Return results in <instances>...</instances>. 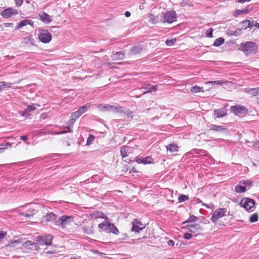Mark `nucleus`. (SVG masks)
<instances>
[{"label":"nucleus","mask_w":259,"mask_h":259,"mask_svg":"<svg viewBox=\"0 0 259 259\" xmlns=\"http://www.w3.org/2000/svg\"><path fill=\"white\" fill-rule=\"evenodd\" d=\"M95 217L98 218H106V217L105 216L103 213L101 212H96L94 214Z\"/></svg>","instance_id":"nucleus-46"},{"label":"nucleus","mask_w":259,"mask_h":259,"mask_svg":"<svg viewBox=\"0 0 259 259\" xmlns=\"http://www.w3.org/2000/svg\"><path fill=\"white\" fill-rule=\"evenodd\" d=\"M136 161L138 163H143L144 164H146L153 163V159L151 156H147L145 158L136 157Z\"/></svg>","instance_id":"nucleus-13"},{"label":"nucleus","mask_w":259,"mask_h":259,"mask_svg":"<svg viewBox=\"0 0 259 259\" xmlns=\"http://www.w3.org/2000/svg\"><path fill=\"white\" fill-rule=\"evenodd\" d=\"M166 150L170 152H177L178 151L179 147L177 144H170L166 147Z\"/></svg>","instance_id":"nucleus-25"},{"label":"nucleus","mask_w":259,"mask_h":259,"mask_svg":"<svg viewBox=\"0 0 259 259\" xmlns=\"http://www.w3.org/2000/svg\"><path fill=\"white\" fill-rule=\"evenodd\" d=\"M81 115L80 113L78 112V111H76L75 112H73L71 115V117L74 118L75 119H77L79 117H80Z\"/></svg>","instance_id":"nucleus-45"},{"label":"nucleus","mask_w":259,"mask_h":259,"mask_svg":"<svg viewBox=\"0 0 259 259\" xmlns=\"http://www.w3.org/2000/svg\"><path fill=\"white\" fill-rule=\"evenodd\" d=\"M35 210H32L31 211H27L25 214V217H30L33 216L35 214Z\"/></svg>","instance_id":"nucleus-47"},{"label":"nucleus","mask_w":259,"mask_h":259,"mask_svg":"<svg viewBox=\"0 0 259 259\" xmlns=\"http://www.w3.org/2000/svg\"><path fill=\"white\" fill-rule=\"evenodd\" d=\"M90 104H86L84 106H80L78 111L82 115L90 108Z\"/></svg>","instance_id":"nucleus-29"},{"label":"nucleus","mask_w":259,"mask_h":259,"mask_svg":"<svg viewBox=\"0 0 259 259\" xmlns=\"http://www.w3.org/2000/svg\"><path fill=\"white\" fill-rule=\"evenodd\" d=\"M240 50L246 55L255 53L257 50V45L252 41H246L240 44Z\"/></svg>","instance_id":"nucleus-2"},{"label":"nucleus","mask_w":259,"mask_h":259,"mask_svg":"<svg viewBox=\"0 0 259 259\" xmlns=\"http://www.w3.org/2000/svg\"><path fill=\"white\" fill-rule=\"evenodd\" d=\"M95 136L92 135H90L89 137H88L86 145L88 146H90L93 143L94 141L95 140Z\"/></svg>","instance_id":"nucleus-38"},{"label":"nucleus","mask_w":259,"mask_h":259,"mask_svg":"<svg viewBox=\"0 0 259 259\" xmlns=\"http://www.w3.org/2000/svg\"><path fill=\"white\" fill-rule=\"evenodd\" d=\"M132 231L136 233L140 232L145 228V225L143 224L141 222L138 221L137 219H135L132 222Z\"/></svg>","instance_id":"nucleus-10"},{"label":"nucleus","mask_w":259,"mask_h":259,"mask_svg":"<svg viewBox=\"0 0 259 259\" xmlns=\"http://www.w3.org/2000/svg\"><path fill=\"white\" fill-rule=\"evenodd\" d=\"M192 237V235L189 233H186L184 234L183 237L187 240L190 239Z\"/></svg>","instance_id":"nucleus-50"},{"label":"nucleus","mask_w":259,"mask_h":259,"mask_svg":"<svg viewBox=\"0 0 259 259\" xmlns=\"http://www.w3.org/2000/svg\"><path fill=\"white\" fill-rule=\"evenodd\" d=\"M24 246L25 247H29V246H34L35 247H36V244L33 241H29V240H28V241H26L24 244H23Z\"/></svg>","instance_id":"nucleus-42"},{"label":"nucleus","mask_w":259,"mask_h":259,"mask_svg":"<svg viewBox=\"0 0 259 259\" xmlns=\"http://www.w3.org/2000/svg\"><path fill=\"white\" fill-rule=\"evenodd\" d=\"M253 146H254L255 148H259V141H257V142H255V143L253 144Z\"/></svg>","instance_id":"nucleus-61"},{"label":"nucleus","mask_w":259,"mask_h":259,"mask_svg":"<svg viewBox=\"0 0 259 259\" xmlns=\"http://www.w3.org/2000/svg\"><path fill=\"white\" fill-rule=\"evenodd\" d=\"M111 58L113 61L121 60L124 58V54L121 51L117 52L115 54H113L111 56Z\"/></svg>","instance_id":"nucleus-19"},{"label":"nucleus","mask_w":259,"mask_h":259,"mask_svg":"<svg viewBox=\"0 0 259 259\" xmlns=\"http://www.w3.org/2000/svg\"><path fill=\"white\" fill-rule=\"evenodd\" d=\"M28 139V138L27 136H22L20 137V140L25 142L27 145L29 144V143L27 142V140Z\"/></svg>","instance_id":"nucleus-53"},{"label":"nucleus","mask_w":259,"mask_h":259,"mask_svg":"<svg viewBox=\"0 0 259 259\" xmlns=\"http://www.w3.org/2000/svg\"><path fill=\"white\" fill-rule=\"evenodd\" d=\"M16 6L20 7L21 6L23 2V0H14Z\"/></svg>","instance_id":"nucleus-51"},{"label":"nucleus","mask_w":259,"mask_h":259,"mask_svg":"<svg viewBox=\"0 0 259 259\" xmlns=\"http://www.w3.org/2000/svg\"><path fill=\"white\" fill-rule=\"evenodd\" d=\"M126 111L127 110L125 108H123L119 106L117 107L113 106V112L125 114L126 113Z\"/></svg>","instance_id":"nucleus-23"},{"label":"nucleus","mask_w":259,"mask_h":259,"mask_svg":"<svg viewBox=\"0 0 259 259\" xmlns=\"http://www.w3.org/2000/svg\"><path fill=\"white\" fill-rule=\"evenodd\" d=\"M99 111L102 112L110 111L112 112L113 106L109 104H99L97 106Z\"/></svg>","instance_id":"nucleus-16"},{"label":"nucleus","mask_w":259,"mask_h":259,"mask_svg":"<svg viewBox=\"0 0 259 259\" xmlns=\"http://www.w3.org/2000/svg\"><path fill=\"white\" fill-rule=\"evenodd\" d=\"M193 151L195 153L200 154V153H205V151L203 150H199V149H193Z\"/></svg>","instance_id":"nucleus-52"},{"label":"nucleus","mask_w":259,"mask_h":259,"mask_svg":"<svg viewBox=\"0 0 259 259\" xmlns=\"http://www.w3.org/2000/svg\"><path fill=\"white\" fill-rule=\"evenodd\" d=\"M124 15L126 17H129L131 16V13L129 11H126Z\"/></svg>","instance_id":"nucleus-62"},{"label":"nucleus","mask_w":259,"mask_h":259,"mask_svg":"<svg viewBox=\"0 0 259 259\" xmlns=\"http://www.w3.org/2000/svg\"><path fill=\"white\" fill-rule=\"evenodd\" d=\"M197 220H198L197 217H195L194 215H191L189 217V218L186 221H185V222L183 223V224H185L187 223H193V222L197 221Z\"/></svg>","instance_id":"nucleus-37"},{"label":"nucleus","mask_w":259,"mask_h":259,"mask_svg":"<svg viewBox=\"0 0 259 259\" xmlns=\"http://www.w3.org/2000/svg\"><path fill=\"white\" fill-rule=\"evenodd\" d=\"M248 93L252 96L259 95V88L250 89L248 91Z\"/></svg>","instance_id":"nucleus-36"},{"label":"nucleus","mask_w":259,"mask_h":259,"mask_svg":"<svg viewBox=\"0 0 259 259\" xmlns=\"http://www.w3.org/2000/svg\"><path fill=\"white\" fill-rule=\"evenodd\" d=\"M235 191L237 193H240L245 192L246 189L244 186L237 185L234 188Z\"/></svg>","instance_id":"nucleus-27"},{"label":"nucleus","mask_w":259,"mask_h":259,"mask_svg":"<svg viewBox=\"0 0 259 259\" xmlns=\"http://www.w3.org/2000/svg\"><path fill=\"white\" fill-rule=\"evenodd\" d=\"M53 239L52 235L50 234H45L42 236H38L36 239L40 245H50Z\"/></svg>","instance_id":"nucleus-6"},{"label":"nucleus","mask_w":259,"mask_h":259,"mask_svg":"<svg viewBox=\"0 0 259 259\" xmlns=\"http://www.w3.org/2000/svg\"><path fill=\"white\" fill-rule=\"evenodd\" d=\"M126 114V116L127 118L132 119L133 118V112H128L127 111H126V113H125Z\"/></svg>","instance_id":"nucleus-56"},{"label":"nucleus","mask_w":259,"mask_h":259,"mask_svg":"<svg viewBox=\"0 0 259 259\" xmlns=\"http://www.w3.org/2000/svg\"><path fill=\"white\" fill-rule=\"evenodd\" d=\"M6 149V147H5V148H0V153H3Z\"/></svg>","instance_id":"nucleus-63"},{"label":"nucleus","mask_w":259,"mask_h":259,"mask_svg":"<svg viewBox=\"0 0 259 259\" xmlns=\"http://www.w3.org/2000/svg\"><path fill=\"white\" fill-rule=\"evenodd\" d=\"M240 184L245 186V187H250L252 185V182L249 180H242L240 181Z\"/></svg>","instance_id":"nucleus-40"},{"label":"nucleus","mask_w":259,"mask_h":259,"mask_svg":"<svg viewBox=\"0 0 259 259\" xmlns=\"http://www.w3.org/2000/svg\"><path fill=\"white\" fill-rule=\"evenodd\" d=\"M228 82L226 80H216V81H210L206 82V84H211L212 85L217 84V85H222L224 83Z\"/></svg>","instance_id":"nucleus-32"},{"label":"nucleus","mask_w":259,"mask_h":259,"mask_svg":"<svg viewBox=\"0 0 259 259\" xmlns=\"http://www.w3.org/2000/svg\"><path fill=\"white\" fill-rule=\"evenodd\" d=\"M142 50L141 46L134 47L131 50V53L132 55H135L140 53Z\"/></svg>","instance_id":"nucleus-30"},{"label":"nucleus","mask_w":259,"mask_h":259,"mask_svg":"<svg viewBox=\"0 0 259 259\" xmlns=\"http://www.w3.org/2000/svg\"><path fill=\"white\" fill-rule=\"evenodd\" d=\"M45 219L47 222H54V223L56 221L58 218L57 216L52 212L48 213L45 216Z\"/></svg>","instance_id":"nucleus-18"},{"label":"nucleus","mask_w":259,"mask_h":259,"mask_svg":"<svg viewBox=\"0 0 259 259\" xmlns=\"http://www.w3.org/2000/svg\"><path fill=\"white\" fill-rule=\"evenodd\" d=\"M189 199V197L186 195H181L178 198L179 202H183Z\"/></svg>","instance_id":"nucleus-41"},{"label":"nucleus","mask_w":259,"mask_h":259,"mask_svg":"<svg viewBox=\"0 0 259 259\" xmlns=\"http://www.w3.org/2000/svg\"><path fill=\"white\" fill-rule=\"evenodd\" d=\"M250 21L249 20H245L242 22V28L246 29L247 28H251V25H250Z\"/></svg>","instance_id":"nucleus-33"},{"label":"nucleus","mask_w":259,"mask_h":259,"mask_svg":"<svg viewBox=\"0 0 259 259\" xmlns=\"http://www.w3.org/2000/svg\"><path fill=\"white\" fill-rule=\"evenodd\" d=\"M225 39L223 37H219L216 39L213 44L215 47H219L224 44Z\"/></svg>","instance_id":"nucleus-31"},{"label":"nucleus","mask_w":259,"mask_h":259,"mask_svg":"<svg viewBox=\"0 0 259 259\" xmlns=\"http://www.w3.org/2000/svg\"><path fill=\"white\" fill-rule=\"evenodd\" d=\"M158 87L157 85H152L150 84H144L141 88V90H145L146 91L144 92L143 93V94H146L147 93H151L152 92H155L157 90Z\"/></svg>","instance_id":"nucleus-12"},{"label":"nucleus","mask_w":259,"mask_h":259,"mask_svg":"<svg viewBox=\"0 0 259 259\" xmlns=\"http://www.w3.org/2000/svg\"><path fill=\"white\" fill-rule=\"evenodd\" d=\"M168 245L169 246H174L175 245V243H174V241L171 240H169L168 241Z\"/></svg>","instance_id":"nucleus-60"},{"label":"nucleus","mask_w":259,"mask_h":259,"mask_svg":"<svg viewBox=\"0 0 259 259\" xmlns=\"http://www.w3.org/2000/svg\"><path fill=\"white\" fill-rule=\"evenodd\" d=\"M39 40L45 44L49 42L52 39V35L47 30H42L38 35Z\"/></svg>","instance_id":"nucleus-8"},{"label":"nucleus","mask_w":259,"mask_h":259,"mask_svg":"<svg viewBox=\"0 0 259 259\" xmlns=\"http://www.w3.org/2000/svg\"><path fill=\"white\" fill-rule=\"evenodd\" d=\"M255 201L254 200L244 198L240 202V205L247 211H253L254 210Z\"/></svg>","instance_id":"nucleus-5"},{"label":"nucleus","mask_w":259,"mask_h":259,"mask_svg":"<svg viewBox=\"0 0 259 259\" xmlns=\"http://www.w3.org/2000/svg\"><path fill=\"white\" fill-rule=\"evenodd\" d=\"M35 105H37L38 106H39V105H38V104H32V105H29L27 106L26 109L27 110V111L28 112H30V111H33L35 109H36V107H35Z\"/></svg>","instance_id":"nucleus-44"},{"label":"nucleus","mask_w":259,"mask_h":259,"mask_svg":"<svg viewBox=\"0 0 259 259\" xmlns=\"http://www.w3.org/2000/svg\"><path fill=\"white\" fill-rule=\"evenodd\" d=\"M258 214L257 213H253L252 214L250 217V218H249V222L250 223H254V222H256L258 220Z\"/></svg>","instance_id":"nucleus-39"},{"label":"nucleus","mask_w":259,"mask_h":259,"mask_svg":"<svg viewBox=\"0 0 259 259\" xmlns=\"http://www.w3.org/2000/svg\"><path fill=\"white\" fill-rule=\"evenodd\" d=\"M74 222L72 216L63 215L58 218L55 222V225L61 228H65Z\"/></svg>","instance_id":"nucleus-3"},{"label":"nucleus","mask_w":259,"mask_h":259,"mask_svg":"<svg viewBox=\"0 0 259 259\" xmlns=\"http://www.w3.org/2000/svg\"><path fill=\"white\" fill-rule=\"evenodd\" d=\"M4 90V87L3 85L2 82H0V91Z\"/></svg>","instance_id":"nucleus-64"},{"label":"nucleus","mask_w":259,"mask_h":259,"mask_svg":"<svg viewBox=\"0 0 259 259\" xmlns=\"http://www.w3.org/2000/svg\"><path fill=\"white\" fill-rule=\"evenodd\" d=\"M108 218L106 217V219L98 225L99 228L106 231L107 233H112L114 235H118L119 231L115 225L110 223L108 221Z\"/></svg>","instance_id":"nucleus-1"},{"label":"nucleus","mask_w":259,"mask_h":259,"mask_svg":"<svg viewBox=\"0 0 259 259\" xmlns=\"http://www.w3.org/2000/svg\"><path fill=\"white\" fill-rule=\"evenodd\" d=\"M161 18L163 23H172L177 21V14L175 11H166L162 13Z\"/></svg>","instance_id":"nucleus-4"},{"label":"nucleus","mask_w":259,"mask_h":259,"mask_svg":"<svg viewBox=\"0 0 259 259\" xmlns=\"http://www.w3.org/2000/svg\"><path fill=\"white\" fill-rule=\"evenodd\" d=\"M210 130H212L217 132H223L227 131V128L223 125L210 124L208 126Z\"/></svg>","instance_id":"nucleus-15"},{"label":"nucleus","mask_w":259,"mask_h":259,"mask_svg":"<svg viewBox=\"0 0 259 259\" xmlns=\"http://www.w3.org/2000/svg\"><path fill=\"white\" fill-rule=\"evenodd\" d=\"M131 147L127 146H122L120 148V154L122 157L127 156V152L130 150Z\"/></svg>","instance_id":"nucleus-22"},{"label":"nucleus","mask_w":259,"mask_h":259,"mask_svg":"<svg viewBox=\"0 0 259 259\" xmlns=\"http://www.w3.org/2000/svg\"><path fill=\"white\" fill-rule=\"evenodd\" d=\"M231 109L236 115H239L246 112L247 110L243 106L240 105H236L231 107Z\"/></svg>","instance_id":"nucleus-11"},{"label":"nucleus","mask_w":259,"mask_h":259,"mask_svg":"<svg viewBox=\"0 0 259 259\" xmlns=\"http://www.w3.org/2000/svg\"><path fill=\"white\" fill-rule=\"evenodd\" d=\"M2 82L4 87V89L8 88H10L11 87L12 83L10 82H7L5 81H2Z\"/></svg>","instance_id":"nucleus-49"},{"label":"nucleus","mask_w":259,"mask_h":259,"mask_svg":"<svg viewBox=\"0 0 259 259\" xmlns=\"http://www.w3.org/2000/svg\"><path fill=\"white\" fill-rule=\"evenodd\" d=\"M149 22L152 24H156L159 21H161L158 16H154L152 14H148Z\"/></svg>","instance_id":"nucleus-20"},{"label":"nucleus","mask_w":259,"mask_h":259,"mask_svg":"<svg viewBox=\"0 0 259 259\" xmlns=\"http://www.w3.org/2000/svg\"><path fill=\"white\" fill-rule=\"evenodd\" d=\"M82 231L84 233L87 234H91L93 233V226H83L82 228Z\"/></svg>","instance_id":"nucleus-26"},{"label":"nucleus","mask_w":259,"mask_h":259,"mask_svg":"<svg viewBox=\"0 0 259 259\" xmlns=\"http://www.w3.org/2000/svg\"><path fill=\"white\" fill-rule=\"evenodd\" d=\"M176 40H177V39L176 38H173V39H171L170 40H167L165 41V44L168 46H172V45H174L175 44Z\"/></svg>","instance_id":"nucleus-43"},{"label":"nucleus","mask_w":259,"mask_h":259,"mask_svg":"<svg viewBox=\"0 0 259 259\" xmlns=\"http://www.w3.org/2000/svg\"><path fill=\"white\" fill-rule=\"evenodd\" d=\"M251 11V9H248V8H246L244 9H242L241 10H237L235 11V16L240 15L243 14H247L248 13Z\"/></svg>","instance_id":"nucleus-28"},{"label":"nucleus","mask_w":259,"mask_h":259,"mask_svg":"<svg viewBox=\"0 0 259 259\" xmlns=\"http://www.w3.org/2000/svg\"><path fill=\"white\" fill-rule=\"evenodd\" d=\"M214 114L217 115L218 118L222 117L226 114V111L225 109L223 108H220L216 109L214 111Z\"/></svg>","instance_id":"nucleus-24"},{"label":"nucleus","mask_w":259,"mask_h":259,"mask_svg":"<svg viewBox=\"0 0 259 259\" xmlns=\"http://www.w3.org/2000/svg\"><path fill=\"white\" fill-rule=\"evenodd\" d=\"M184 228L188 229L191 233H195L199 230H202L200 225L198 224H195L193 225L188 224L185 226Z\"/></svg>","instance_id":"nucleus-14"},{"label":"nucleus","mask_w":259,"mask_h":259,"mask_svg":"<svg viewBox=\"0 0 259 259\" xmlns=\"http://www.w3.org/2000/svg\"><path fill=\"white\" fill-rule=\"evenodd\" d=\"M191 92L193 93H197L200 92H204V90L202 88H200L199 86L195 85L192 88Z\"/></svg>","instance_id":"nucleus-35"},{"label":"nucleus","mask_w":259,"mask_h":259,"mask_svg":"<svg viewBox=\"0 0 259 259\" xmlns=\"http://www.w3.org/2000/svg\"><path fill=\"white\" fill-rule=\"evenodd\" d=\"M250 25H251V28L253 26H256L257 27V25H258V23L256 22V21H250Z\"/></svg>","instance_id":"nucleus-57"},{"label":"nucleus","mask_w":259,"mask_h":259,"mask_svg":"<svg viewBox=\"0 0 259 259\" xmlns=\"http://www.w3.org/2000/svg\"><path fill=\"white\" fill-rule=\"evenodd\" d=\"M39 15L40 17V20L45 23H49L52 21L51 17L44 12H42Z\"/></svg>","instance_id":"nucleus-17"},{"label":"nucleus","mask_w":259,"mask_h":259,"mask_svg":"<svg viewBox=\"0 0 259 259\" xmlns=\"http://www.w3.org/2000/svg\"><path fill=\"white\" fill-rule=\"evenodd\" d=\"M212 31H213V30L212 28L208 29L206 31V36H207L208 37H212Z\"/></svg>","instance_id":"nucleus-48"},{"label":"nucleus","mask_w":259,"mask_h":259,"mask_svg":"<svg viewBox=\"0 0 259 259\" xmlns=\"http://www.w3.org/2000/svg\"><path fill=\"white\" fill-rule=\"evenodd\" d=\"M20 243V241L18 240L14 241V242H12L11 244L9 245V246H10L11 247H13L16 245V244H18Z\"/></svg>","instance_id":"nucleus-54"},{"label":"nucleus","mask_w":259,"mask_h":259,"mask_svg":"<svg viewBox=\"0 0 259 259\" xmlns=\"http://www.w3.org/2000/svg\"><path fill=\"white\" fill-rule=\"evenodd\" d=\"M7 233L4 231H0V241L4 238V237L6 235Z\"/></svg>","instance_id":"nucleus-55"},{"label":"nucleus","mask_w":259,"mask_h":259,"mask_svg":"<svg viewBox=\"0 0 259 259\" xmlns=\"http://www.w3.org/2000/svg\"><path fill=\"white\" fill-rule=\"evenodd\" d=\"M227 212V209L225 208H219L215 210L212 217L210 218V220L213 223H216L218 222L219 219L223 218L226 215Z\"/></svg>","instance_id":"nucleus-7"},{"label":"nucleus","mask_w":259,"mask_h":259,"mask_svg":"<svg viewBox=\"0 0 259 259\" xmlns=\"http://www.w3.org/2000/svg\"><path fill=\"white\" fill-rule=\"evenodd\" d=\"M28 111L26 109L24 111H23L22 115L23 116L27 117L29 115Z\"/></svg>","instance_id":"nucleus-58"},{"label":"nucleus","mask_w":259,"mask_h":259,"mask_svg":"<svg viewBox=\"0 0 259 259\" xmlns=\"http://www.w3.org/2000/svg\"><path fill=\"white\" fill-rule=\"evenodd\" d=\"M71 131L70 130V127L69 126H65L62 128V131H59L58 132H56V135H60L62 134H65L68 132H71Z\"/></svg>","instance_id":"nucleus-34"},{"label":"nucleus","mask_w":259,"mask_h":259,"mask_svg":"<svg viewBox=\"0 0 259 259\" xmlns=\"http://www.w3.org/2000/svg\"><path fill=\"white\" fill-rule=\"evenodd\" d=\"M75 120L76 119L70 117V119L69 120V123L70 124H73L75 122Z\"/></svg>","instance_id":"nucleus-59"},{"label":"nucleus","mask_w":259,"mask_h":259,"mask_svg":"<svg viewBox=\"0 0 259 259\" xmlns=\"http://www.w3.org/2000/svg\"><path fill=\"white\" fill-rule=\"evenodd\" d=\"M18 13V11L12 8H8L2 11L1 13V16L4 18H9L13 15Z\"/></svg>","instance_id":"nucleus-9"},{"label":"nucleus","mask_w":259,"mask_h":259,"mask_svg":"<svg viewBox=\"0 0 259 259\" xmlns=\"http://www.w3.org/2000/svg\"><path fill=\"white\" fill-rule=\"evenodd\" d=\"M34 22L31 20L28 19H24L20 22L19 24L17 27V29H20L24 26H26V25H33Z\"/></svg>","instance_id":"nucleus-21"}]
</instances>
